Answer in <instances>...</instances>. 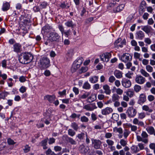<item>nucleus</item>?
Masks as SVG:
<instances>
[{"label": "nucleus", "instance_id": "aec40b11", "mask_svg": "<svg viewBox=\"0 0 155 155\" xmlns=\"http://www.w3.org/2000/svg\"><path fill=\"white\" fill-rule=\"evenodd\" d=\"M146 130L149 134L150 135L153 134L155 136V130L153 127H149L146 128Z\"/></svg>", "mask_w": 155, "mask_h": 155}, {"label": "nucleus", "instance_id": "9d476101", "mask_svg": "<svg viewBox=\"0 0 155 155\" xmlns=\"http://www.w3.org/2000/svg\"><path fill=\"white\" fill-rule=\"evenodd\" d=\"M121 82L122 85L126 88L130 87L131 85L130 81L129 80L125 78L123 79Z\"/></svg>", "mask_w": 155, "mask_h": 155}, {"label": "nucleus", "instance_id": "b1692460", "mask_svg": "<svg viewBox=\"0 0 155 155\" xmlns=\"http://www.w3.org/2000/svg\"><path fill=\"white\" fill-rule=\"evenodd\" d=\"M114 74L117 78L119 79L122 77V73L119 71L116 70L114 72Z\"/></svg>", "mask_w": 155, "mask_h": 155}, {"label": "nucleus", "instance_id": "72a5a7b5", "mask_svg": "<svg viewBox=\"0 0 155 155\" xmlns=\"http://www.w3.org/2000/svg\"><path fill=\"white\" fill-rule=\"evenodd\" d=\"M113 131L115 132H117L119 134H122L123 132V129L121 127L118 128L115 127L113 128Z\"/></svg>", "mask_w": 155, "mask_h": 155}, {"label": "nucleus", "instance_id": "bb28decb", "mask_svg": "<svg viewBox=\"0 0 155 155\" xmlns=\"http://www.w3.org/2000/svg\"><path fill=\"white\" fill-rule=\"evenodd\" d=\"M65 25L68 27L73 28L75 25L71 20H68L65 23Z\"/></svg>", "mask_w": 155, "mask_h": 155}, {"label": "nucleus", "instance_id": "7c9ffc66", "mask_svg": "<svg viewBox=\"0 0 155 155\" xmlns=\"http://www.w3.org/2000/svg\"><path fill=\"white\" fill-rule=\"evenodd\" d=\"M10 4L7 2L4 3L2 7V10L4 11L8 10L9 8Z\"/></svg>", "mask_w": 155, "mask_h": 155}, {"label": "nucleus", "instance_id": "ea45409f", "mask_svg": "<svg viewBox=\"0 0 155 155\" xmlns=\"http://www.w3.org/2000/svg\"><path fill=\"white\" fill-rule=\"evenodd\" d=\"M9 94L7 92L1 93L0 94V99H4Z\"/></svg>", "mask_w": 155, "mask_h": 155}, {"label": "nucleus", "instance_id": "58836bf2", "mask_svg": "<svg viewBox=\"0 0 155 155\" xmlns=\"http://www.w3.org/2000/svg\"><path fill=\"white\" fill-rule=\"evenodd\" d=\"M91 87V85L87 82H85L83 86V88L85 89H89Z\"/></svg>", "mask_w": 155, "mask_h": 155}, {"label": "nucleus", "instance_id": "338daca9", "mask_svg": "<svg viewBox=\"0 0 155 155\" xmlns=\"http://www.w3.org/2000/svg\"><path fill=\"white\" fill-rule=\"evenodd\" d=\"M19 81L20 82H22V83L25 82V81L26 80L25 77L23 76H20L19 78Z\"/></svg>", "mask_w": 155, "mask_h": 155}, {"label": "nucleus", "instance_id": "c03bdc74", "mask_svg": "<svg viewBox=\"0 0 155 155\" xmlns=\"http://www.w3.org/2000/svg\"><path fill=\"white\" fill-rule=\"evenodd\" d=\"M134 90L136 92H139L141 89V86L138 85H135L134 87Z\"/></svg>", "mask_w": 155, "mask_h": 155}, {"label": "nucleus", "instance_id": "39448f33", "mask_svg": "<svg viewBox=\"0 0 155 155\" xmlns=\"http://www.w3.org/2000/svg\"><path fill=\"white\" fill-rule=\"evenodd\" d=\"M111 57V54L109 52H105L102 54L100 56L101 61L104 62H107Z\"/></svg>", "mask_w": 155, "mask_h": 155}, {"label": "nucleus", "instance_id": "f8f14e48", "mask_svg": "<svg viewBox=\"0 0 155 155\" xmlns=\"http://www.w3.org/2000/svg\"><path fill=\"white\" fill-rule=\"evenodd\" d=\"M147 100L145 94L143 93L140 94L137 103L139 104H142L146 102Z\"/></svg>", "mask_w": 155, "mask_h": 155}, {"label": "nucleus", "instance_id": "ddd939ff", "mask_svg": "<svg viewBox=\"0 0 155 155\" xmlns=\"http://www.w3.org/2000/svg\"><path fill=\"white\" fill-rule=\"evenodd\" d=\"M53 30L52 27L49 25H46L44 26L42 29V33H47Z\"/></svg>", "mask_w": 155, "mask_h": 155}, {"label": "nucleus", "instance_id": "f03ea898", "mask_svg": "<svg viewBox=\"0 0 155 155\" xmlns=\"http://www.w3.org/2000/svg\"><path fill=\"white\" fill-rule=\"evenodd\" d=\"M50 60L46 57H41L40 59L38 66L41 70H44L49 68L50 66Z\"/></svg>", "mask_w": 155, "mask_h": 155}, {"label": "nucleus", "instance_id": "f3484780", "mask_svg": "<svg viewBox=\"0 0 155 155\" xmlns=\"http://www.w3.org/2000/svg\"><path fill=\"white\" fill-rule=\"evenodd\" d=\"M133 123L134 124L137 125L141 127H144V124L143 121H139L138 119L136 118H134L133 119Z\"/></svg>", "mask_w": 155, "mask_h": 155}, {"label": "nucleus", "instance_id": "a211bd4d", "mask_svg": "<svg viewBox=\"0 0 155 155\" xmlns=\"http://www.w3.org/2000/svg\"><path fill=\"white\" fill-rule=\"evenodd\" d=\"M45 100H48L50 102L52 103L55 99V97L54 95H47L44 97Z\"/></svg>", "mask_w": 155, "mask_h": 155}, {"label": "nucleus", "instance_id": "2eb2a0df", "mask_svg": "<svg viewBox=\"0 0 155 155\" xmlns=\"http://www.w3.org/2000/svg\"><path fill=\"white\" fill-rule=\"evenodd\" d=\"M144 33L141 31L137 32L136 34V38L140 40H142L144 37Z\"/></svg>", "mask_w": 155, "mask_h": 155}, {"label": "nucleus", "instance_id": "6ab92c4d", "mask_svg": "<svg viewBox=\"0 0 155 155\" xmlns=\"http://www.w3.org/2000/svg\"><path fill=\"white\" fill-rule=\"evenodd\" d=\"M151 29V27L149 25L141 26V29L147 34L150 32Z\"/></svg>", "mask_w": 155, "mask_h": 155}, {"label": "nucleus", "instance_id": "8fccbe9b", "mask_svg": "<svg viewBox=\"0 0 155 155\" xmlns=\"http://www.w3.org/2000/svg\"><path fill=\"white\" fill-rule=\"evenodd\" d=\"M68 141L71 144L75 145L76 144V141L71 137H68Z\"/></svg>", "mask_w": 155, "mask_h": 155}, {"label": "nucleus", "instance_id": "603ef678", "mask_svg": "<svg viewBox=\"0 0 155 155\" xmlns=\"http://www.w3.org/2000/svg\"><path fill=\"white\" fill-rule=\"evenodd\" d=\"M119 115L116 113H114L112 114V118L114 120L117 121L118 119Z\"/></svg>", "mask_w": 155, "mask_h": 155}, {"label": "nucleus", "instance_id": "49530a36", "mask_svg": "<svg viewBox=\"0 0 155 155\" xmlns=\"http://www.w3.org/2000/svg\"><path fill=\"white\" fill-rule=\"evenodd\" d=\"M134 57L136 59H139V61H141L142 59L140 58V54L137 52H135L134 53Z\"/></svg>", "mask_w": 155, "mask_h": 155}, {"label": "nucleus", "instance_id": "dca6fc26", "mask_svg": "<svg viewBox=\"0 0 155 155\" xmlns=\"http://www.w3.org/2000/svg\"><path fill=\"white\" fill-rule=\"evenodd\" d=\"M13 51L17 53L20 52L21 51V46L19 43H15L13 46Z\"/></svg>", "mask_w": 155, "mask_h": 155}, {"label": "nucleus", "instance_id": "79ce46f5", "mask_svg": "<svg viewBox=\"0 0 155 155\" xmlns=\"http://www.w3.org/2000/svg\"><path fill=\"white\" fill-rule=\"evenodd\" d=\"M85 136V134L84 133H81L78 134L77 136L76 137H78L80 140H83Z\"/></svg>", "mask_w": 155, "mask_h": 155}, {"label": "nucleus", "instance_id": "052dcab7", "mask_svg": "<svg viewBox=\"0 0 155 155\" xmlns=\"http://www.w3.org/2000/svg\"><path fill=\"white\" fill-rule=\"evenodd\" d=\"M112 136V134L110 132H107L105 133V137L107 139L110 138Z\"/></svg>", "mask_w": 155, "mask_h": 155}, {"label": "nucleus", "instance_id": "3c124183", "mask_svg": "<svg viewBox=\"0 0 155 155\" xmlns=\"http://www.w3.org/2000/svg\"><path fill=\"white\" fill-rule=\"evenodd\" d=\"M146 69L147 71L149 72H152L153 70V67L149 65H148L146 66Z\"/></svg>", "mask_w": 155, "mask_h": 155}, {"label": "nucleus", "instance_id": "1a4fd4ad", "mask_svg": "<svg viewBox=\"0 0 155 155\" xmlns=\"http://www.w3.org/2000/svg\"><path fill=\"white\" fill-rule=\"evenodd\" d=\"M132 57L130 54L128 53H124L121 56V61L124 62H127L131 60Z\"/></svg>", "mask_w": 155, "mask_h": 155}, {"label": "nucleus", "instance_id": "7ed1b4c3", "mask_svg": "<svg viewBox=\"0 0 155 155\" xmlns=\"http://www.w3.org/2000/svg\"><path fill=\"white\" fill-rule=\"evenodd\" d=\"M83 59L82 57L78 58L73 62L71 68L72 72H75L81 67L83 61Z\"/></svg>", "mask_w": 155, "mask_h": 155}, {"label": "nucleus", "instance_id": "473e14b6", "mask_svg": "<svg viewBox=\"0 0 155 155\" xmlns=\"http://www.w3.org/2000/svg\"><path fill=\"white\" fill-rule=\"evenodd\" d=\"M127 126L128 127L130 128L131 130L132 131L136 132V131L137 130V127L136 126L132 125L130 123L127 124Z\"/></svg>", "mask_w": 155, "mask_h": 155}, {"label": "nucleus", "instance_id": "4468645a", "mask_svg": "<svg viewBox=\"0 0 155 155\" xmlns=\"http://www.w3.org/2000/svg\"><path fill=\"white\" fill-rule=\"evenodd\" d=\"M113 111L112 108L107 107L101 110V113L103 115H107L112 113Z\"/></svg>", "mask_w": 155, "mask_h": 155}, {"label": "nucleus", "instance_id": "cd10ccee", "mask_svg": "<svg viewBox=\"0 0 155 155\" xmlns=\"http://www.w3.org/2000/svg\"><path fill=\"white\" fill-rule=\"evenodd\" d=\"M131 152L132 153H136L139 151L136 145H133L130 148Z\"/></svg>", "mask_w": 155, "mask_h": 155}, {"label": "nucleus", "instance_id": "f257e3e1", "mask_svg": "<svg viewBox=\"0 0 155 155\" xmlns=\"http://www.w3.org/2000/svg\"><path fill=\"white\" fill-rule=\"evenodd\" d=\"M33 59V56L31 53L25 52L20 55L18 60L22 64H26L30 62Z\"/></svg>", "mask_w": 155, "mask_h": 155}, {"label": "nucleus", "instance_id": "e433bc0d", "mask_svg": "<svg viewBox=\"0 0 155 155\" xmlns=\"http://www.w3.org/2000/svg\"><path fill=\"white\" fill-rule=\"evenodd\" d=\"M130 131L127 129H125L123 133V136L125 139H126L129 134H130Z\"/></svg>", "mask_w": 155, "mask_h": 155}, {"label": "nucleus", "instance_id": "4d7b16f0", "mask_svg": "<svg viewBox=\"0 0 155 155\" xmlns=\"http://www.w3.org/2000/svg\"><path fill=\"white\" fill-rule=\"evenodd\" d=\"M81 120L82 122H87L88 121V119L85 116L81 117Z\"/></svg>", "mask_w": 155, "mask_h": 155}, {"label": "nucleus", "instance_id": "13d9d810", "mask_svg": "<svg viewBox=\"0 0 155 155\" xmlns=\"http://www.w3.org/2000/svg\"><path fill=\"white\" fill-rule=\"evenodd\" d=\"M90 104L91 111H93L95 109L97 108V107L95 103L91 104Z\"/></svg>", "mask_w": 155, "mask_h": 155}, {"label": "nucleus", "instance_id": "f704fd0d", "mask_svg": "<svg viewBox=\"0 0 155 155\" xmlns=\"http://www.w3.org/2000/svg\"><path fill=\"white\" fill-rule=\"evenodd\" d=\"M140 72L141 74L145 77H148L150 76V74L143 69H141Z\"/></svg>", "mask_w": 155, "mask_h": 155}, {"label": "nucleus", "instance_id": "de8ad7c7", "mask_svg": "<svg viewBox=\"0 0 155 155\" xmlns=\"http://www.w3.org/2000/svg\"><path fill=\"white\" fill-rule=\"evenodd\" d=\"M48 5V3L46 2H43L41 3L40 5V7L41 9H44L46 8Z\"/></svg>", "mask_w": 155, "mask_h": 155}, {"label": "nucleus", "instance_id": "6e6d98bb", "mask_svg": "<svg viewBox=\"0 0 155 155\" xmlns=\"http://www.w3.org/2000/svg\"><path fill=\"white\" fill-rule=\"evenodd\" d=\"M134 94V92L131 91H127L126 93V95L130 97H133Z\"/></svg>", "mask_w": 155, "mask_h": 155}, {"label": "nucleus", "instance_id": "774afa93", "mask_svg": "<svg viewBox=\"0 0 155 155\" xmlns=\"http://www.w3.org/2000/svg\"><path fill=\"white\" fill-rule=\"evenodd\" d=\"M44 74L46 77H48L50 75L51 73L49 70H46L45 71Z\"/></svg>", "mask_w": 155, "mask_h": 155}, {"label": "nucleus", "instance_id": "0eeeda50", "mask_svg": "<svg viewBox=\"0 0 155 155\" xmlns=\"http://www.w3.org/2000/svg\"><path fill=\"white\" fill-rule=\"evenodd\" d=\"M91 140L92 144L95 149H97L100 148L101 142L100 140L93 138Z\"/></svg>", "mask_w": 155, "mask_h": 155}, {"label": "nucleus", "instance_id": "4be33fe9", "mask_svg": "<svg viewBox=\"0 0 155 155\" xmlns=\"http://www.w3.org/2000/svg\"><path fill=\"white\" fill-rule=\"evenodd\" d=\"M97 98V95L96 94H91V96L87 98V101L89 103L94 101Z\"/></svg>", "mask_w": 155, "mask_h": 155}, {"label": "nucleus", "instance_id": "a18cd8bd", "mask_svg": "<svg viewBox=\"0 0 155 155\" xmlns=\"http://www.w3.org/2000/svg\"><path fill=\"white\" fill-rule=\"evenodd\" d=\"M68 134L71 137L74 136L75 134V132L72 129H69L68 130Z\"/></svg>", "mask_w": 155, "mask_h": 155}, {"label": "nucleus", "instance_id": "69168bd1", "mask_svg": "<svg viewBox=\"0 0 155 155\" xmlns=\"http://www.w3.org/2000/svg\"><path fill=\"white\" fill-rule=\"evenodd\" d=\"M30 148L28 145H26L23 149L24 152L25 153H27L30 150Z\"/></svg>", "mask_w": 155, "mask_h": 155}, {"label": "nucleus", "instance_id": "0e129e2a", "mask_svg": "<svg viewBox=\"0 0 155 155\" xmlns=\"http://www.w3.org/2000/svg\"><path fill=\"white\" fill-rule=\"evenodd\" d=\"M121 39L120 38H118L115 42L114 45L115 47L117 48L118 45V44L121 41Z\"/></svg>", "mask_w": 155, "mask_h": 155}, {"label": "nucleus", "instance_id": "412c9836", "mask_svg": "<svg viewBox=\"0 0 155 155\" xmlns=\"http://www.w3.org/2000/svg\"><path fill=\"white\" fill-rule=\"evenodd\" d=\"M103 89L104 90V93L107 95H109L111 93V90L109 86L107 84H105L103 86Z\"/></svg>", "mask_w": 155, "mask_h": 155}, {"label": "nucleus", "instance_id": "6e6552de", "mask_svg": "<svg viewBox=\"0 0 155 155\" xmlns=\"http://www.w3.org/2000/svg\"><path fill=\"white\" fill-rule=\"evenodd\" d=\"M135 82L137 83L140 84H142L145 83L146 79L145 78L142 76L138 75H137L135 77Z\"/></svg>", "mask_w": 155, "mask_h": 155}, {"label": "nucleus", "instance_id": "5fc2aeb1", "mask_svg": "<svg viewBox=\"0 0 155 155\" xmlns=\"http://www.w3.org/2000/svg\"><path fill=\"white\" fill-rule=\"evenodd\" d=\"M59 6L60 7L62 8H68L69 7V6L67 4H65L64 3H61L59 5Z\"/></svg>", "mask_w": 155, "mask_h": 155}, {"label": "nucleus", "instance_id": "20e7f679", "mask_svg": "<svg viewBox=\"0 0 155 155\" xmlns=\"http://www.w3.org/2000/svg\"><path fill=\"white\" fill-rule=\"evenodd\" d=\"M138 133H136L137 141L139 142L142 141L145 143H148V135L146 132L144 131H142L141 135V137L138 135Z\"/></svg>", "mask_w": 155, "mask_h": 155}, {"label": "nucleus", "instance_id": "a19ab883", "mask_svg": "<svg viewBox=\"0 0 155 155\" xmlns=\"http://www.w3.org/2000/svg\"><path fill=\"white\" fill-rule=\"evenodd\" d=\"M71 127L76 131H77L79 128L78 124L74 122L71 123Z\"/></svg>", "mask_w": 155, "mask_h": 155}, {"label": "nucleus", "instance_id": "4c0bfd02", "mask_svg": "<svg viewBox=\"0 0 155 155\" xmlns=\"http://www.w3.org/2000/svg\"><path fill=\"white\" fill-rule=\"evenodd\" d=\"M116 90V92L117 95H121L123 93V90L120 88H116L115 87H114Z\"/></svg>", "mask_w": 155, "mask_h": 155}, {"label": "nucleus", "instance_id": "864d4df0", "mask_svg": "<svg viewBox=\"0 0 155 155\" xmlns=\"http://www.w3.org/2000/svg\"><path fill=\"white\" fill-rule=\"evenodd\" d=\"M106 142L108 145L111 147H112L114 144V141L110 139L107 140Z\"/></svg>", "mask_w": 155, "mask_h": 155}, {"label": "nucleus", "instance_id": "37998d69", "mask_svg": "<svg viewBox=\"0 0 155 155\" xmlns=\"http://www.w3.org/2000/svg\"><path fill=\"white\" fill-rule=\"evenodd\" d=\"M146 114L144 112L138 113V118L140 119H142L146 117Z\"/></svg>", "mask_w": 155, "mask_h": 155}, {"label": "nucleus", "instance_id": "423d86ee", "mask_svg": "<svg viewBox=\"0 0 155 155\" xmlns=\"http://www.w3.org/2000/svg\"><path fill=\"white\" fill-rule=\"evenodd\" d=\"M60 38V36L56 32H51L49 34V39L51 41H57Z\"/></svg>", "mask_w": 155, "mask_h": 155}, {"label": "nucleus", "instance_id": "9b49d317", "mask_svg": "<svg viewBox=\"0 0 155 155\" xmlns=\"http://www.w3.org/2000/svg\"><path fill=\"white\" fill-rule=\"evenodd\" d=\"M127 113L128 117L130 118L134 117L137 113L136 110L133 108L127 110Z\"/></svg>", "mask_w": 155, "mask_h": 155}, {"label": "nucleus", "instance_id": "c85d7f7f", "mask_svg": "<svg viewBox=\"0 0 155 155\" xmlns=\"http://www.w3.org/2000/svg\"><path fill=\"white\" fill-rule=\"evenodd\" d=\"M90 94V92H86L83 94H79L78 96L79 98L80 99H85Z\"/></svg>", "mask_w": 155, "mask_h": 155}, {"label": "nucleus", "instance_id": "c756f323", "mask_svg": "<svg viewBox=\"0 0 155 155\" xmlns=\"http://www.w3.org/2000/svg\"><path fill=\"white\" fill-rule=\"evenodd\" d=\"M74 55L73 50H69L66 54V58L67 59L71 58Z\"/></svg>", "mask_w": 155, "mask_h": 155}, {"label": "nucleus", "instance_id": "2f4dec72", "mask_svg": "<svg viewBox=\"0 0 155 155\" xmlns=\"http://www.w3.org/2000/svg\"><path fill=\"white\" fill-rule=\"evenodd\" d=\"M80 149L81 152L82 153H85L88 152V148L85 147L84 145H81L80 147Z\"/></svg>", "mask_w": 155, "mask_h": 155}, {"label": "nucleus", "instance_id": "09e8293b", "mask_svg": "<svg viewBox=\"0 0 155 155\" xmlns=\"http://www.w3.org/2000/svg\"><path fill=\"white\" fill-rule=\"evenodd\" d=\"M120 143L122 146L125 147L127 145V142L126 140H125L124 139H122L120 140Z\"/></svg>", "mask_w": 155, "mask_h": 155}, {"label": "nucleus", "instance_id": "a878e982", "mask_svg": "<svg viewBox=\"0 0 155 155\" xmlns=\"http://www.w3.org/2000/svg\"><path fill=\"white\" fill-rule=\"evenodd\" d=\"M124 7V5L123 4H122L117 6V8H114V11L115 12H118L122 10Z\"/></svg>", "mask_w": 155, "mask_h": 155}, {"label": "nucleus", "instance_id": "e2e57ef3", "mask_svg": "<svg viewBox=\"0 0 155 155\" xmlns=\"http://www.w3.org/2000/svg\"><path fill=\"white\" fill-rule=\"evenodd\" d=\"M26 90V88L24 86H22L20 88L19 91L20 92L22 93L25 92Z\"/></svg>", "mask_w": 155, "mask_h": 155}, {"label": "nucleus", "instance_id": "bf43d9fd", "mask_svg": "<svg viewBox=\"0 0 155 155\" xmlns=\"http://www.w3.org/2000/svg\"><path fill=\"white\" fill-rule=\"evenodd\" d=\"M83 109H85L87 110L91 111L90 104H87L83 106Z\"/></svg>", "mask_w": 155, "mask_h": 155}, {"label": "nucleus", "instance_id": "393cba45", "mask_svg": "<svg viewBox=\"0 0 155 155\" xmlns=\"http://www.w3.org/2000/svg\"><path fill=\"white\" fill-rule=\"evenodd\" d=\"M98 77L97 76H93L89 78V81L92 83H95L98 81Z\"/></svg>", "mask_w": 155, "mask_h": 155}, {"label": "nucleus", "instance_id": "5701e85b", "mask_svg": "<svg viewBox=\"0 0 155 155\" xmlns=\"http://www.w3.org/2000/svg\"><path fill=\"white\" fill-rule=\"evenodd\" d=\"M142 110L146 112H148L149 113H151L152 112L153 110L147 105H144L142 107Z\"/></svg>", "mask_w": 155, "mask_h": 155}, {"label": "nucleus", "instance_id": "c9c22d12", "mask_svg": "<svg viewBox=\"0 0 155 155\" xmlns=\"http://www.w3.org/2000/svg\"><path fill=\"white\" fill-rule=\"evenodd\" d=\"M112 101L113 102H114L115 101H118L120 98V97L117 94H113L112 95Z\"/></svg>", "mask_w": 155, "mask_h": 155}, {"label": "nucleus", "instance_id": "680f3d73", "mask_svg": "<svg viewBox=\"0 0 155 155\" xmlns=\"http://www.w3.org/2000/svg\"><path fill=\"white\" fill-rule=\"evenodd\" d=\"M7 143L9 145H13L15 143L14 140L10 138H9L7 139Z\"/></svg>", "mask_w": 155, "mask_h": 155}]
</instances>
